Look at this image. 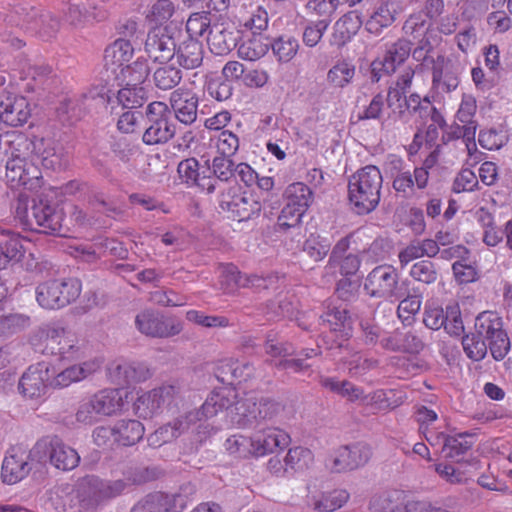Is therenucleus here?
Returning <instances> with one entry per match:
<instances>
[{"instance_id":"f257e3e1","label":"nucleus","mask_w":512,"mask_h":512,"mask_svg":"<svg viewBox=\"0 0 512 512\" xmlns=\"http://www.w3.org/2000/svg\"><path fill=\"white\" fill-rule=\"evenodd\" d=\"M236 397L237 392L232 387H221L214 390L207 397L199 411L177 418L172 423L164 425L152 433L148 437L149 445L160 447L189 429L195 420H207L217 415L224 408L228 409L231 425L238 428L251 426L259 420L270 418L278 409V405L275 402L260 397L256 392L245 394V397L236 401L230 407L232 400Z\"/></svg>"},{"instance_id":"f03ea898","label":"nucleus","mask_w":512,"mask_h":512,"mask_svg":"<svg viewBox=\"0 0 512 512\" xmlns=\"http://www.w3.org/2000/svg\"><path fill=\"white\" fill-rule=\"evenodd\" d=\"M382 174L373 165H368L354 173L348 182V198L358 214L374 210L380 201Z\"/></svg>"},{"instance_id":"7ed1b4c3","label":"nucleus","mask_w":512,"mask_h":512,"mask_svg":"<svg viewBox=\"0 0 512 512\" xmlns=\"http://www.w3.org/2000/svg\"><path fill=\"white\" fill-rule=\"evenodd\" d=\"M133 55L132 44L126 39L119 38L105 49L104 66L115 79L127 77L134 83L145 82L151 68L143 58H138L129 64Z\"/></svg>"},{"instance_id":"20e7f679","label":"nucleus","mask_w":512,"mask_h":512,"mask_svg":"<svg viewBox=\"0 0 512 512\" xmlns=\"http://www.w3.org/2000/svg\"><path fill=\"white\" fill-rule=\"evenodd\" d=\"M414 71L411 69L405 70L398 78L396 87L390 88L387 95V103L392 109H399L400 114L407 112L425 121L431 117L434 122L439 123L441 116L438 114L436 108L427 97L421 98L418 94H411L409 97L402 98L408 88H410Z\"/></svg>"},{"instance_id":"39448f33","label":"nucleus","mask_w":512,"mask_h":512,"mask_svg":"<svg viewBox=\"0 0 512 512\" xmlns=\"http://www.w3.org/2000/svg\"><path fill=\"white\" fill-rule=\"evenodd\" d=\"M364 289L368 295L394 302L405 295L406 288L397 270L391 265H379L366 277Z\"/></svg>"},{"instance_id":"423d86ee","label":"nucleus","mask_w":512,"mask_h":512,"mask_svg":"<svg viewBox=\"0 0 512 512\" xmlns=\"http://www.w3.org/2000/svg\"><path fill=\"white\" fill-rule=\"evenodd\" d=\"M81 293L77 279H51L36 288V300L44 309H59L74 301Z\"/></svg>"},{"instance_id":"0eeeda50","label":"nucleus","mask_w":512,"mask_h":512,"mask_svg":"<svg viewBox=\"0 0 512 512\" xmlns=\"http://www.w3.org/2000/svg\"><path fill=\"white\" fill-rule=\"evenodd\" d=\"M8 160L6 163V181L12 189L21 186L29 190L40 187L41 171L33 159L22 152L5 147Z\"/></svg>"},{"instance_id":"6e6552de","label":"nucleus","mask_w":512,"mask_h":512,"mask_svg":"<svg viewBox=\"0 0 512 512\" xmlns=\"http://www.w3.org/2000/svg\"><path fill=\"white\" fill-rule=\"evenodd\" d=\"M478 337L488 342L490 352L497 361L502 360L510 350V341L503 329L502 318L493 311L480 313L475 320Z\"/></svg>"},{"instance_id":"1a4fd4ad","label":"nucleus","mask_w":512,"mask_h":512,"mask_svg":"<svg viewBox=\"0 0 512 512\" xmlns=\"http://www.w3.org/2000/svg\"><path fill=\"white\" fill-rule=\"evenodd\" d=\"M285 206L278 218L281 228H290L298 225L312 203L313 193L302 182H294L288 185L284 191Z\"/></svg>"},{"instance_id":"9d476101","label":"nucleus","mask_w":512,"mask_h":512,"mask_svg":"<svg viewBox=\"0 0 512 512\" xmlns=\"http://www.w3.org/2000/svg\"><path fill=\"white\" fill-rule=\"evenodd\" d=\"M148 126L142 139L147 145L166 143L175 134V127L171 121V112L168 105L161 101H154L146 108Z\"/></svg>"},{"instance_id":"9b49d317","label":"nucleus","mask_w":512,"mask_h":512,"mask_svg":"<svg viewBox=\"0 0 512 512\" xmlns=\"http://www.w3.org/2000/svg\"><path fill=\"white\" fill-rule=\"evenodd\" d=\"M0 145L22 152L30 159H33L32 155H36L42 159L43 165L48 168L54 167L59 162L58 157L53 159L55 152L51 146L52 143L42 137L33 136L28 138L23 133L12 132L0 138Z\"/></svg>"},{"instance_id":"f8f14e48","label":"nucleus","mask_w":512,"mask_h":512,"mask_svg":"<svg viewBox=\"0 0 512 512\" xmlns=\"http://www.w3.org/2000/svg\"><path fill=\"white\" fill-rule=\"evenodd\" d=\"M126 483L122 480L102 481L96 476L82 478L77 486V495L85 506H93L100 501L115 497L124 491Z\"/></svg>"},{"instance_id":"ddd939ff","label":"nucleus","mask_w":512,"mask_h":512,"mask_svg":"<svg viewBox=\"0 0 512 512\" xmlns=\"http://www.w3.org/2000/svg\"><path fill=\"white\" fill-rule=\"evenodd\" d=\"M41 448V444H37L29 453L22 447H11L2 462L1 479L5 484L13 485L25 477L31 471L30 456Z\"/></svg>"},{"instance_id":"4468645a","label":"nucleus","mask_w":512,"mask_h":512,"mask_svg":"<svg viewBox=\"0 0 512 512\" xmlns=\"http://www.w3.org/2000/svg\"><path fill=\"white\" fill-rule=\"evenodd\" d=\"M175 39L169 27L152 28L145 39L144 50L155 64L169 62L175 55Z\"/></svg>"},{"instance_id":"2eb2a0df","label":"nucleus","mask_w":512,"mask_h":512,"mask_svg":"<svg viewBox=\"0 0 512 512\" xmlns=\"http://www.w3.org/2000/svg\"><path fill=\"white\" fill-rule=\"evenodd\" d=\"M370 456L371 450L365 444L342 446L330 454L326 466L333 472H345L364 465Z\"/></svg>"},{"instance_id":"dca6fc26","label":"nucleus","mask_w":512,"mask_h":512,"mask_svg":"<svg viewBox=\"0 0 512 512\" xmlns=\"http://www.w3.org/2000/svg\"><path fill=\"white\" fill-rule=\"evenodd\" d=\"M55 374V367L45 362L32 365L23 374L19 389L28 398H39L45 394L46 388L51 386L52 375Z\"/></svg>"},{"instance_id":"f3484780","label":"nucleus","mask_w":512,"mask_h":512,"mask_svg":"<svg viewBox=\"0 0 512 512\" xmlns=\"http://www.w3.org/2000/svg\"><path fill=\"white\" fill-rule=\"evenodd\" d=\"M175 394V387L163 385L149 391H142L138 394L133 403L134 413L142 419H151L158 415L163 405Z\"/></svg>"},{"instance_id":"a211bd4d","label":"nucleus","mask_w":512,"mask_h":512,"mask_svg":"<svg viewBox=\"0 0 512 512\" xmlns=\"http://www.w3.org/2000/svg\"><path fill=\"white\" fill-rule=\"evenodd\" d=\"M9 22L32 32L44 29L46 24L51 28H56L58 25L49 12L28 4L16 6L9 15Z\"/></svg>"},{"instance_id":"6ab92c4d","label":"nucleus","mask_w":512,"mask_h":512,"mask_svg":"<svg viewBox=\"0 0 512 512\" xmlns=\"http://www.w3.org/2000/svg\"><path fill=\"white\" fill-rule=\"evenodd\" d=\"M31 117L28 100L21 95L7 93L0 96V122L11 127H20Z\"/></svg>"},{"instance_id":"aec40b11","label":"nucleus","mask_w":512,"mask_h":512,"mask_svg":"<svg viewBox=\"0 0 512 512\" xmlns=\"http://www.w3.org/2000/svg\"><path fill=\"white\" fill-rule=\"evenodd\" d=\"M252 456L255 459L273 454L277 449H283L288 445L289 436L284 431L267 427L254 432L250 436Z\"/></svg>"},{"instance_id":"412c9836","label":"nucleus","mask_w":512,"mask_h":512,"mask_svg":"<svg viewBox=\"0 0 512 512\" xmlns=\"http://www.w3.org/2000/svg\"><path fill=\"white\" fill-rule=\"evenodd\" d=\"M476 110L475 98L471 95H463L456 113V120L462 124L461 127H457V136H462L466 141V148L470 156L477 152L475 143L477 122L474 120Z\"/></svg>"},{"instance_id":"4be33fe9","label":"nucleus","mask_w":512,"mask_h":512,"mask_svg":"<svg viewBox=\"0 0 512 512\" xmlns=\"http://www.w3.org/2000/svg\"><path fill=\"white\" fill-rule=\"evenodd\" d=\"M135 323L141 333L152 337H170L179 334L182 330L179 321L164 320L158 314L149 310L139 313L136 316Z\"/></svg>"},{"instance_id":"5701e85b","label":"nucleus","mask_w":512,"mask_h":512,"mask_svg":"<svg viewBox=\"0 0 512 512\" xmlns=\"http://www.w3.org/2000/svg\"><path fill=\"white\" fill-rule=\"evenodd\" d=\"M221 207L227 210L231 217L239 222L258 217L263 208L262 200L256 193H242L231 200H221Z\"/></svg>"},{"instance_id":"b1692460","label":"nucleus","mask_w":512,"mask_h":512,"mask_svg":"<svg viewBox=\"0 0 512 512\" xmlns=\"http://www.w3.org/2000/svg\"><path fill=\"white\" fill-rule=\"evenodd\" d=\"M410 52V44L405 40H399L388 47L383 57L378 58L372 63V72L377 77V80L383 74L394 73L397 67L408 58Z\"/></svg>"},{"instance_id":"393cba45","label":"nucleus","mask_w":512,"mask_h":512,"mask_svg":"<svg viewBox=\"0 0 512 512\" xmlns=\"http://www.w3.org/2000/svg\"><path fill=\"white\" fill-rule=\"evenodd\" d=\"M47 341V347L52 353L59 354L63 359L74 358L79 347L74 335L66 332L62 327L56 325H48L42 331Z\"/></svg>"},{"instance_id":"a878e982","label":"nucleus","mask_w":512,"mask_h":512,"mask_svg":"<svg viewBox=\"0 0 512 512\" xmlns=\"http://www.w3.org/2000/svg\"><path fill=\"white\" fill-rule=\"evenodd\" d=\"M108 374L113 383L124 386L146 380L149 370L143 364L117 359L110 364Z\"/></svg>"},{"instance_id":"bb28decb","label":"nucleus","mask_w":512,"mask_h":512,"mask_svg":"<svg viewBox=\"0 0 512 512\" xmlns=\"http://www.w3.org/2000/svg\"><path fill=\"white\" fill-rule=\"evenodd\" d=\"M220 284L224 291L233 292L236 288L242 286L253 287L256 289L268 288V282H271V277L262 278L257 275L242 276L237 267L233 264H227L220 268Z\"/></svg>"},{"instance_id":"cd10ccee","label":"nucleus","mask_w":512,"mask_h":512,"mask_svg":"<svg viewBox=\"0 0 512 512\" xmlns=\"http://www.w3.org/2000/svg\"><path fill=\"white\" fill-rule=\"evenodd\" d=\"M34 226L44 233H60L64 225V212L56 206L39 202L33 205Z\"/></svg>"},{"instance_id":"c85d7f7f","label":"nucleus","mask_w":512,"mask_h":512,"mask_svg":"<svg viewBox=\"0 0 512 512\" xmlns=\"http://www.w3.org/2000/svg\"><path fill=\"white\" fill-rule=\"evenodd\" d=\"M170 104L177 120L192 124L197 118L198 98L190 90L177 89L171 93Z\"/></svg>"},{"instance_id":"c756f323","label":"nucleus","mask_w":512,"mask_h":512,"mask_svg":"<svg viewBox=\"0 0 512 512\" xmlns=\"http://www.w3.org/2000/svg\"><path fill=\"white\" fill-rule=\"evenodd\" d=\"M429 172L426 166L410 171L399 172L393 180V188L398 196L409 198L415 194L416 189H424L428 183Z\"/></svg>"},{"instance_id":"7c9ffc66","label":"nucleus","mask_w":512,"mask_h":512,"mask_svg":"<svg viewBox=\"0 0 512 512\" xmlns=\"http://www.w3.org/2000/svg\"><path fill=\"white\" fill-rule=\"evenodd\" d=\"M101 364L99 359H91L79 365L67 367L61 371L55 368V374L52 375L51 386L62 388L69 386L73 382L81 381L99 370Z\"/></svg>"},{"instance_id":"2f4dec72","label":"nucleus","mask_w":512,"mask_h":512,"mask_svg":"<svg viewBox=\"0 0 512 512\" xmlns=\"http://www.w3.org/2000/svg\"><path fill=\"white\" fill-rule=\"evenodd\" d=\"M31 241L17 233H8L7 239L0 242V270L9 263L19 262L30 250Z\"/></svg>"},{"instance_id":"473e14b6","label":"nucleus","mask_w":512,"mask_h":512,"mask_svg":"<svg viewBox=\"0 0 512 512\" xmlns=\"http://www.w3.org/2000/svg\"><path fill=\"white\" fill-rule=\"evenodd\" d=\"M349 498L347 490L334 489L309 495L307 505L315 512H334L342 508Z\"/></svg>"},{"instance_id":"72a5a7b5","label":"nucleus","mask_w":512,"mask_h":512,"mask_svg":"<svg viewBox=\"0 0 512 512\" xmlns=\"http://www.w3.org/2000/svg\"><path fill=\"white\" fill-rule=\"evenodd\" d=\"M101 416L120 413L127 403V393L121 389H104L92 396Z\"/></svg>"},{"instance_id":"f704fd0d","label":"nucleus","mask_w":512,"mask_h":512,"mask_svg":"<svg viewBox=\"0 0 512 512\" xmlns=\"http://www.w3.org/2000/svg\"><path fill=\"white\" fill-rule=\"evenodd\" d=\"M433 86L442 92H450L457 88L459 79L451 60L438 56L433 66Z\"/></svg>"},{"instance_id":"c9c22d12","label":"nucleus","mask_w":512,"mask_h":512,"mask_svg":"<svg viewBox=\"0 0 512 512\" xmlns=\"http://www.w3.org/2000/svg\"><path fill=\"white\" fill-rule=\"evenodd\" d=\"M49 458L54 467L63 471L74 469L80 461L78 452L58 439L50 443Z\"/></svg>"},{"instance_id":"e433bc0d","label":"nucleus","mask_w":512,"mask_h":512,"mask_svg":"<svg viewBox=\"0 0 512 512\" xmlns=\"http://www.w3.org/2000/svg\"><path fill=\"white\" fill-rule=\"evenodd\" d=\"M177 62L184 69L198 68L203 61V45L196 39L183 40L178 46L175 45Z\"/></svg>"},{"instance_id":"4c0bfd02","label":"nucleus","mask_w":512,"mask_h":512,"mask_svg":"<svg viewBox=\"0 0 512 512\" xmlns=\"http://www.w3.org/2000/svg\"><path fill=\"white\" fill-rule=\"evenodd\" d=\"M119 85L123 87L118 91L117 99L118 102L124 108H137L142 106L146 100V90L142 86L144 82H132L129 78H116Z\"/></svg>"},{"instance_id":"58836bf2","label":"nucleus","mask_w":512,"mask_h":512,"mask_svg":"<svg viewBox=\"0 0 512 512\" xmlns=\"http://www.w3.org/2000/svg\"><path fill=\"white\" fill-rule=\"evenodd\" d=\"M177 171L181 180L188 186H198L207 190L209 193L215 190V186L211 183V180L202 176L203 172H200L199 162L195 158L182 160L178 165Z\"/></svg>"},{"instance_id":"ea45409f","label":"nucleus","mask_w":512,"mask_h":512,"mask_svg":"<svg viewBox=\"0 0 512 512\" xmlns=\"http://www.w3.org/2000/svg\"><path fill=\"white\" fill-rule=\"evenodd\" d=\"M395 15L394 4L384 2L376 7L370 15L365 23V29L371 34L378 35L395 21Z\"/></svg>"},{"instance_id":"a19ab883","label":"nucleus","mask_w":512,"mask_h":512,"mask_svg":"<svg viewBox=\"0 0 512 512\" xmlns=\"http://www.w3.org/2000/svg\"><path fill=\"white\" fill-rule=\"evenodd\" d=\"M362 20L357 11H351L338 19L334 25L333 38L336 44L343 45L360 29Z\"/></svg>"},{"instance_id":"79ce46f5","label":"nucleus","mask_w":512,"mask_h":512,"mask_svg":"<svg viewBox=\"0 0 512 512\" xmlns=\"http://www.w3.org/2000/svg\"><path fill=\"white\" fill-rule=\"evenodd\" d=\"M270 42L261 34L244 39L238 47V56L247 61H256L269 51Z\"/></svg>"},{"instance_id":"37998d69","label":"nucleus","mask_w":512,"mask_h":512,"mask_svg":"<svg viewBox=\"0 0 512 512\" xmlns=\"http://www.w3.org/2000/svg\"><path fill=\"white\" fill-rule=\"evenodd\" d=\"M194 493L195 487L191 484H187L181 487L178 493L170 495L155 493L154 495H160L162 497L158 505L162 508V512H182L187 507Z\"/></svg>"},{"instance_id":"c03bdc74","label":"nucleus","mask_w":512,"mask_h":512,"mask_svg":"<svg viewBox=\"0 0 512 512\" xmlns=\"http://www.w3.org/2000/svg\"><path fill=\"white\" fill-rule=\"evenodd\" d=\"M77 250L80 253L79 256L85 261H92L105 253L118 256L124 253L120 244L112 239H97L92 245L81 246Z\"/></svg>"},{"instance_id":"a18cd8bd","label":"nucleus","mask_w":512,"mask_h":512,"mask_svg":"<svg viewBox=\"0 0 512 512\" xmlns=\"http://www.w3.org/2000/svg\"><path fill=\"white\" fill-rule=\"evenodd\" d=\"M116 443L123 446L136 444L144 435V426L137 420H121L115 425Z\"/></svg>"},{"instance_id":"49530a36","label":"nucleus","mask_w":512,"mask_h":512,"mask_svg":"<svg viewBox=\"0 0 512 512\" xmlns=\"http://www.w3.org/2000/svg\"><path fill=\"white\" fill-rule=\"evenodd\" d=\"M472 468H474V464L470 463H457L456 465L441 463L435 466L439 476L451 484L464 483L470 479Z\"/></svg>"},{"instance_id":"de8ad7c7","label":"nucleus","mask_w":512,"mask_h":512,"mask_svg":"<svg viewBox=\"0 0 512 512\" xmlns=\"http://www.w3.org/2000/svg\"><path fill=\"white\" fill-rule=\"evenodd\" d=\"M284 461L286 470L293 474L309 469L314 462V455L310 449L298 446L288 450Z\"/></svg>"},{"instance_id":"09e8293b","label":"nucleus","mask_w":512,"mask_h":512,"mask_svg":"<svg viewBox=\"0 0 512 512\" xmlns=\"http://www.w3.org/2000/svg\"><path fill=\"white\" fill-rule=\"evenodd\" d=\"M152 77L157 88L169 90L179 84L182 79V73L180 69L168 64V62H164V64H158V67L153 70Z\"/></svg>"},{"instance_id":"8fccbe9b","label":"nucleus","mask_w":512,"mask_h":512,"mask_svg":"<svg viewBox=\"0 0 512 512\" xmlns=\"http://www.w3.org/2000/svg\"><path fill=\"white\" fill-rule=\"evenodd\" d=\"M416 419L419 423V430L430 445L435 446L440 439V432L434 431L433 424L438 420L437 413L425 406L418 408L416 412Z\"/></svg>"},{"instance_id":"3c124183","label":"nucleus","mask_w":512,"mask_h":512,"mask_svg":"<svg viewBox=\"0 0 512 512\" xmlns=\"http://www.w3.org/2000/svg\"><path fill=\"white\" fill-rule=\"evenodd\" d=\"M355 76V66L347 61H339L327 72V82L335 88H344L349 85Z\"/></svg>"},{"instance_id":"603ef678","label":"nucleus","mask_w":512,"mask_h":512,"mask_svg":"<svg viewBox=\"0 0 512 512\" xmlns=\"http://www.w3.org/2000/svg\"><path fill=\"white\" fill-rule=\"evenodd\" d=\"M270 47L279 63H289L298 53L299 42L292 36H280Z\"/></svg>"},{"instance_id":"864d4df0","label":"nucleus","mask_w":512,"mask_h":512,"mask_svg":"<svg viewBox=\"0 0 512 512\" xmlns=\"http://www.w3.org/2000/svg\"><path fill=\"white\" fill-rule=\"evenodd\" d=\"M225 451L235 459H250L252 456L250 436L233 434L224 443Z\"/></svg>"},{"instance_id":"5fc2aeb1","label":"nucleus","mask_w":512,"mask_h":512,"mask_svg":"<svg viewBox=\"0 0 512 512\" xmlns=\"http://www.w3.org/2000/svg\"><path fill=\"white\" fill-rule=\"evenodd\" d=\"M321 385L334 393L346 397L350 401H363V391L348 381L340 382L333 377H324L321 379Z\"/></svg>"},{"instance_id":"6e6d98bb","label":"nucleus","mask_w":512,"mask_h":512,"mask_svg":"<svg viewBox=\"0 0 512 512\" xmlns=\"http://www.w3.org/2000/svg\"><path fill=\"white\" fill-rule=\"evenodd\" d=\"M235 40L236 39L231 32L224 30L220 26H214L210 30L208 44L213 53L223 55L235 46Z\"/></svg>"},{"instance_id":"4d7b16f0","label":"nucleus","mask_w":512,"mask_h":512,"mask_svg":"<svg viewBox=\"0 0 512 512\" xmlns=\"http://www.w3.org/2000/svg\"><path fill=\"white\" fill-rule=\"evenodd\" d=\"M331 248V241L319 235H310L305 241L304 251L315 261L322 260Z\"/></svg>"},{"instance_id":"13d9d810","label":"nucleus","mask_w":512,"mask_h":512,"mask_svg":"<svg viewBox=\"0 0 512 512\" xmlns=\"http://www.w3.org/2000/svg\"><path fill=\"white\" fill-rule=\"evenodd\" d=\"M213 141L221 156L232 157L239 149L238 136L228 130L219 133Z\"/></svg>"},{"instance_id":"bf43d9fd","label":"nucleus","mask_w":512,"mask_h":512,"mask_svg":"<svg viewBox=\"0 0 512 512\" xmlns=\"http://www.w3.org/2000/svg\"><path fill=\"white\" fill-rule=\"evenodd\" d=\"M30 324V318L24 314L11 313L0 316V335L16 333Z\"/></svg>"},{"instance_id":"052dcab7","label":"nucleus","mask_w":512,"mask_h":512,"mask_svg":"<svg viewBox=\"0 0 512 512\" xmlns=\"http://www.w3.org/2000/svg\"><path fill=\"white\" fill-rule=\"evenodd\" d=\"M508 141L506 134L501 130L484 129L478 136L480 146L486 150H498Z\"/></svg>"},{"instance_id":"680f3d73","label":"nucleus","mask_w":512,"mask_h":512,"mask_svg":"<svg viewBox=\"0 0 512 512\" xmlns=\"http://www.w3.org/2000/svg\"><path fill=\"white\" fill-rule=\"evenodd\" d=\"M462 344L467 356L474 361L482 360L486 356L489 347L488 342L477 335L465 336Z\"/></svg>"},{"instance_id":"e2e57ef3","label":"nucleus","mask_w":512,"mask_h":512,"mask_svg":"<svg viewBox=\"0 0 512 512\" xmlns=\"http://www.w3.org/2000/svg\"><path fill=\"white\" fill-rule=\"evenodd\" d=\"M15 219L24 229H35L33 211L31 213L29 211V197L24 193H21L17 198L15 206Z\"/></svg>"},{"instance_id":"0e129e2a","label":"nucleus","mask_w":512,"mask_h":512,"mask_svg":"<svg viewBox=\"0 0 512 512\" xmlns=\"http://www.w3.org/2000/svg\"><path fill=\"white\" fill-rule=\"evenodd\" d=\"M210 27V18L207 13H194L186 23L188 39H196L202 36Z\"/></svg>"},{"instance_id":"69168bd1","label":"nucleus","mask_w":512,"mask_h":512,"mask_svg":"<svg viewBox=\"0 0 512 512\" xmlns=\"http://www.w3.org/2000/svg\"><path fill=\"white\" fill-rule=\"evenodd\" d=\"M443 327L450 335L459 336L463 332L464 325L458 304H451L446 307Z\"/></svg>"},{"instance_id":"338daca9","label":"nucleus","mask_w":512,"mask_h":512,"mask_svg":"<svg viewBox=\"0 0 512 512\" xmlns=\"http://www.w3.org/2000/svg\"><path fill=\"white\" fill-rule=\"evenodd\" d=\"M452 270L456 280L461 284L474 282L478 278L476 267L470 259L455 261Z\"/></svg>"},{"instance_id":"774afa93","label":"nucleus","mask_w":512,"mask_h":512,"mask_svg":"<svg viewBox=\"0 0 512 512\" xmlns=\"http://www.w3.org/2000/svg\"><path fill=\"white\" fill-rule=\"evenodd\" d=\"M413 279L426 284L433 283L437 278V273L432 262L423 260L415 263L410 270Z\"/></svg>"}]
</instances>
